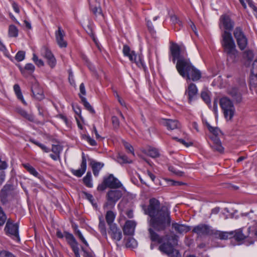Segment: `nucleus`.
<instances>
[{"mask_svg":"<svg viewBox=\"0 0 257 257\" xmlns=\"http://www.w3.org/2000/svg\"><path fill=\"white\" fill-rule=\"evenodd\" d=\"M145 213L151 219L149 221L151 227L148 228L149 237L152 242L162 243L163 236H161L156 231H164L171 225V217L169 208L166 206H160V201L153 198L150 199Z\"/></svg>","mask_w":257,"mask_h":257,"instance_id":"f257e3e1","label":"nucleus"},{"mask_svg":"<svg viewBox=\"0 0 257 257\" xmlns=\"http://www.w3.org/2000/svg\"><path fill=\"white\" fill-rule=\"evenodd\" d=\"M234 25V22L229 15L223 14L220 17L219 27L222 30L221 44L229 63L234 62L237 56V50L231 33Z\"/></svg>","mask_w":257,"mask_h":257,"instance_id":"f03ea898","label":"nucleus"},{"mask_svg":"<svg viewBox=\"0 0 257 257\" xmlns=\"http://www.w3.org/2000/svg\"><path fill=\"white\" fill-rule=\"evenodd\" d=\"M181 62L178 64L179 68L177 69L181 76L193 81H197L201 78L200 71L191 64L189 59Z\"/></svg>","mask_w":257,"mask_h":257,"instance_id":"7ed1b4c3","label":"nucleus"},{"mask_svg":"<svg viewBox=\"0 0 257 257\" xmlns=\"http://www.w3.org/2000/svg\"><path fill=\"white\" fill-rule=\"evenodd\" d=\"M167 240L166 242L162 243L159 246V250L171 257H181L178 250L174 249V246L177 244V236L176 235L164 236Z\"/></svg>","mask_w":257,"mask_h":257,"instance_id":"20e7f679","label":"nucleus"},{"mask_svg":"<svg viewBox=\"0 0 257 257\" xmlns=\"http://www.w3.org/2000/svg\"><path fill=\"white\" fill-rule=\"evenodd\" d=\"M169 55L170 57L172 58V62L174 63L177 60L176 66L177 69L179 68L178 64H179V63H181V62L187 61L189 60V59L185 58L182 55V50L180 46L173 42L170 43Z\"/></svg>","mask_w":257,"mask_h":257,"instance_id":"39448f33","label":"nucleus"},{"mask_svg":"<svg viewBox=\"0 0 257 257\" xmlns=\"http://www.w3.org/2000/svg\"><path fill=\"white\" fill-rule=\"evenodd\" d=\"M219 104L225 118L227 120H231L235 111V108L232 101L227 97H223L220 99Z\"/></svg>","mask_w":257,"mask_h":257,"instance_id":"423d86ee","label":"nucleus"},{"mask_svg":"<svg viewBox=\"0 0 257 257\" xmlns=\"http://www.w3.org/2000/svg\"><path fill=\"white\" fill-rule=\"evenodd\" d=\"M233 36L241 50H244L248 43L247 39L241 27H236L233 31Z\"/></svg>","mask_w":257,"mask_h":257,"instance_id":"0eeeda50","label":"nucleus"},{"mask_svg":"<svg viewBox=\"0 0 257 257\" xmlns=\"http://www.w3.org/2000/svg\"><path fill=\"white\" fill-rule=\"evenodd\" d=\"M13 186L11 184H6L0 191V201L4 206L9 205L12 197Z\"/></svg>","mask_w":257,"mask_h":257,"instance_id":"6e6552de","label":"nucleus"},{"mask_svg":"<svg viewBox=\"0 0 257 257\" xmlns=\"http://www.w3.org/2000/svg\"><path fill=\"white\" fill-rule=\"evenodd\" d=\"M122 196V192L121 190L116 189H111L106 194L107 202L104 206L110 208L114 207L116 202L119 200Z\"/></svg>","mask_w":257,"mask_h":257,"instance_id":"1a4fd4ad","label":"nucleus"},{"mask_svg":"<svg viewBox=\"0 0 257 257\" xmlns=\"http://www.w3.org/2000/svg\"><path fill=\"white\" fill-rule=\"evenodd\" d=\"M4 230L6 234L10 235L14 239L20 240L19 225L17 223H14L11 219H8Z\"/></svg>","mask_w":257,"mask_h":257,"instance_id":"9d476101","label":"nucleus"},{"mask_svg":"<svg viewBox=\"0 0 257 257\" xmlns=\"http://www.w3.org/2000/svg\"><path fill=\"white\" fill-rule=\"evenodd\" d=\"M104 183L108 188L111 189H117L122 186L121 182L112 174H109L108 176L104 177Z\"/></svg>","mask_w":257,"mask_h":257,"instance_id":"9b49d317","label":"nucleus"},{"mask_svg":"<svg viewBox=\"0 0 257 257\" xmlns=\"http://www.w3.org/2000/svg\"><path fill=\"white\" fill-rule=\"evenodd\" d=\"M198 94V89L196 85L193 83H190L186 89L185 95L187 96L189 102L190 103L196 99Z\"/></svg>","mask_w":257,"mask_h":257,"instance_id":"f8f14e48","label":"nucleus"},{"mask_svg":"<svg viewBox=\"0 0 257 257\" xmlns=\"http://www.w3.org/2000/svg\"><path fill=\"white\" fill-rule=\"evenodd\" d=\"M108 231V234L110 235L112 238L117 241H119L122 238V233L121 230L117 228L116 225L110 224Z\"/></svg>","mask_w":257,"mask_h":257,"instance_id":"ddd939ff","label":"nucleus"},{"mask_svg":"<svg viewBox=\"0 0 257 257\" xmlns=\"http://www.w3.org/2000/svg\"><path fill=\"white\" fill-rule=\"evenodd\" d=\"M56 40L57 44L60 48H65L67 46V43L64 40L65 32L60 27L55 32Z\"/></svg>","mask_w":257,"mask_h":257,"instance_id":"4468645a","label":"nucleus"},{"mask_svg":"<svg viewBox=\"0 0 257 257\" xmlns=\"http://www.w3.org/2000/svg\"><path fill=\"white\" fill-rule=\"evenodd\" d=\"M192 231L199 235H206L210 233V229L208 225L200 224L195 226Z\"/></svg>","mask_w":257,"mask_h":257,"instance_id":"2eb2a0df","label":"nucleus"},{"mask_svg":"<svg viewBox=\"0 0 257 257\" xmlns=\"http://www.w3.org/2000/svg\"><path fill=\"white\" fill-rule=\"evenodd\" d=\"M43 55L46 59L48 64L52 68H54L56 64V60L51 51L48 48H44Z\"/></svg>","mask_w":257,"mask_h":257,"instance_id":"dca6fc26","label":"nucleus"},{"mask_svg":"<svg viewBox=\"0 0 257 257\" xmlns=\"http://www.w3.org/2000/svg\"><path fill=\"white\" fill-rule=\"evenodd\" d=\"M86 159L85 157L84 154L83 153L82 155V162L80 165L81 168L78 170H74L73 169H72L71 170V172L74 175L78 177H81L85 173L86 170Z\"/></svg>","mask_w":257,"mask_h":257,"instance_id":"f3484780","label":"nucleus"},{"mask_svg":"<svg viewBox=\"0 0 257 257\" xmlns=\"http://www.w3.org/2000/svg\"><path fill=\"white\" fill-rule=\"evenodd\" d=\"M136 222L133 220H127L123 228L124 235H133L136 227Z\"/></svg>","mask_w":257,"mask_h":257,"instance_id":"a211bd4d","label":"nucleus"},{"mask_svg":"<svg viewBox=\"0 0 257 257\" xmlns=\"http://www.w3.org/2000/svg\"><path fill=\"white\" fill-rule=\"evenodd\" d=\"M31 91L34 97L37 99L42 100L44 98L43 91L37 83L32 85Z\"/></svg>","mask_w":257,"mask_h":257,"instance_id":"6ab92c4d","label":"nucleus"},{"mask_svg":"<svg viewBox=\"0 0 257 257\" xmlns=\"http://www.w3.org/2000/svg\"><path fill=\"white\" fill-rule=\"evenodd\" d=\"M162 123L165 125L168 130H173L180 127V123L176 119H163Z\"/></svg>","mask_w":257,"mask_h":257,"instance_id":"aec40b11","label":"nucleus"},{"mask_svg":"<svg viewBox=\"0 0 257 257\" xmlns=\"http://www.w3.org/2000/svg\"><path fill=\"white\" fill-rule=\"evenodd\" d=\"M16 111L24 118L30 122H34V116L32 113H28L26 110L21 107H18L16 108Z\"/></svg>","mask_w":257,"mask_h":257,"instance_id":"412c9836","label":"nucleus"},{"mask_svg":"<svg viewBox=\"0 0 257 257\" xmlns=\"http://www.w3.org/2000/svg\"><path fill=\"white\" fill-rule=\"evenodd\" d=\"M172 228L176 233L180 234L187 232L190 230V227L188 226L176 222L172 223Z\"/></svg>","mask_w":257,"mask_h":257,"instance_id":"4be33fe9","label":"nucleus"},{"mask_svg":"<svg viewBox=\"0 0 257 257\" xmlns=\"http://www.w3.org/2000/svg\"><path fill=\"white\" fill-rule=\"evenodd\" d=\"M228 94L231 96L236 103H240L242 101V94L238 88H232L229 90Z\"/></svg>","mask_w":257,"mask_h":257,"instance_id":"5701e85b","label":"nucleus"},{"mask_svg":"<svg viewBox=\"0 0 257 257\" xmlns=\"http://www.w3.org/2000/svg\"><path fill=\"white\" fill-rule=\"evenodd\" d=\"M233 231L225 232L217 230L214 233V235L216 238L220 239H227L232 238L233 237Z\"/></svg>","mask_w":257,"mask_h":257,"instance_id":"b1692460","label":"nucleus"},{"mask_svg":"<svg viewBox=\"0 0 257 257\" xmlns=\"http://www.w3.org/2000/svg\"><path fill=\"white\" fill-rule=\"evenodd\" d=\"M90 165L91 166L94 175L96 177L98 175L100 170L104 166V164L92 160L90 162Z\"/></svg>","mask_w":257,"mask_h":257,"instance_id":"393cba45","label":"nucleus"},{"mask_svg":"<svg viewBox=\"0 0 257 257\" xmlns=\"http://www.w3.org/2000/svg\"><path fill=\"white\" fill-rule=\"evenodd\" d=\"M65 237L72 249L78 246V242L72 234L65 231Z\"/></svg>","mask_w":257,"mask_h":257,"instance_id":"a878e982","label":"nucleus"},{"mask_svg":"<svg viewBox=\"0 0 257 257\" xmlns=\"http://www.w3.org/2000/svg\"><path fill=\"white\" fill-rule=\"evenodd\" d=\"M23 166L27 170V171L33 175L34 176L38 178L41 181L43 180V177L36 170V169L28 163L23 164Z\"/></svg>","mask_w":257,"mask_h":257,"instance_id":"bb28decb","label":"nucleus"},{"mask_svg":"<svg viewBox=\"0 0 257 257\" xmlns=\"http://www.w3.org/2000/svg\"><path fill=\"white\" fill-rule=\"evenodd\" d=\"M243 58L246 60L245 62V65L246 66H248L250 65V62L252 61L254 57L253 51L250 50L245 51L243 52Z\"/></svg>","mask_w":257,"mask_h":257,"instance_id":"cd10ccee","label":"nucleus"},{"mask_svg":"<svg viewBox=\"0 0 257 257\" xmlns=\"http://www.w3.org/2000/svg\"><path fill=\"white\" fill-rule=\"evenodd\" d=\"M14 90L17 97V98L20 100L25 105H27V102L25 101L23 98V96L21 91V88L19 84H16L14 86Z\"/></svg>","mask_w":257,"mask_h":257,"instance_id":"c85d7f7f","label":"nucleus"},{"mask_svg":"<svg viewBox=\"0 0 257 257\" xmlns=\"http://www.w3.org/2000/svg\"><path fill=\"white\" fill-rule=\"evenodd\" d=\"M232 231L233 232L232 238H234L238 242L243 240L246 237L242 233V229H238Z\"/></svg>","mask_w":257,"mask_h":257,"instance_id":"c756f323","label":"nucleus"},{"mask_svg":"<svg viewBox=\"0 0 257 257\" xmlns=\"http://www.w3.org/2000/svg\"><path fill=\"white\" fill-rule=\"evenodd\" d=\"M19 67L21 73L24 75H26L27 71L28 72L29 74H32L34 71L35 68L34 65L32 63H28L26 64L24 68H22L21 66H20Z\"/></svg>","mask_w":257,"mask_h":257,"instance_id":"7c9ffc66","label":"nucleus"},{"mask_svg":"<svg viewBox=\"0 0 257 257\" xmlns=\"http://www.w3.org/2000/svg\"><path fill=\"white\" fill-rule=\"evenodd\" d=\"M123 53L124 56L129 58L130 61H133L134 60V56L136 53L134 51H131L130 47L126 45L123 46Z\"/></svg>","mask_w":257,"mask_h":257,"instance_id":"2f4dec72","label":"nucleus"},{"mask_svg":"<svg viewBox=\"0 0 257 257\" xmlns=\"http://www.w3.org/2000/svg\"><path fill=\"white\" fill-rule=\"evenodd\" d=\"M79 97L81 98V102L84 106L85 108L88 110L90 113L94 114L95 110L90 103L87 101L85 97L79 94Z\"/></svg>","mask_w":257,"mask_h":257,"instance_id":"473e14b6","label":"nucleus"},{"mask_svg":"<svg viewBox=\"0 0 257 257\" xmlns=\"http://www.w3.org/2000/svg\"><path fill=\"white\" fill-rule=\"evenodd\" d=\"M115 217V214L113 211L111 210L107 211L105 215V219L108 225H110V224H114V223H113V222Z\"/></svg>","mask_w":257,"mask_h":257,"instance_id":"72a5a7b5","label":"nucleus"},{"mask_svg":"<svg viewBox=\"0 0 257 257\" xmlns=\"http://www.w3.org/2000/svg\"><path fill=\"white\" fill-rule=\"evenodd\" d=\"M205 124L209 131L214 136H219V134L221 133L220 130L218 127H213L207 121L205 122Z\"/></svg>","mask_w":257,"mask_h":257,"instance_id":"f704fd0d","label":"nucleus"},{"mask_svg":"<svg viewBox=\"0 0 257 257\" xmlns=\"http://www.w3.org/2000/svg\"><path fill=\"white\" fill-rule=\"evenodd\" d=\"M83 181L85 185L89 188H91L93 186L91 182V174L90 172H88L86 176L83 178Z\"/></svg>","mask_w":257,"mask_h":257,"instance_id":"c9c22d12","label":"nucleus"},{"mask_svg":"<svg viewBox=\"0 0 257 257\" xmlns=\"http://www.w3.org/2000/svg\"><path fill=\"white\" fill-rule=\"evenodd\" d=\"M98 227L102 235L106 237L107 233L105 222L104 219L101 217L99 218Z\"/></svg>","mask_w":257,"mask_h":257,"instance_id":"e433bc0d","label":"nucleus"},{"mask_svg":"<svg viewBox=\"0 0 257 257\" xmlns=\"http://www.w3.org/2000/svg\"><path fill=\"white\" fill-rule=\"evenodd\" d=\"M137 241L133 237H128L126 239L125 245L126 247L134 248L137 246Z\"/></svg>","mask_w":257,"mask_h":257,"instance_id":"4c0bfd02","label":"nucleus"},{"mask_svg":"<svg viewBox=\"0 0 257 257\" xmlns=\"http://www.w3.org/2000/svg\"><path fill=\"white\" fill-rule=\"evenodd\" d=\"M147 155L153 158L160 156V153L158 150L154 148H149L148 150Z\"/></svg>","mask_w":257,"mask_h":257,"instance_id":"58836bf2","label":"nucleus"},{"mask_svg":"<svg viewBox=\"0 0 257 257\" xmlns=\"http://www.w3.org/2000/svg\"><path fill=\"white\" fill-rule=\"evenodd\" d=\"M75 234L77 235L80 240L87 246H88V244L86 239L83 237L81 231L77 228V226H75L74 228Z\"/></svg>","mask_w":257,"mask_h":257,"instance_id":"ea45409f","label":"nucleus"},{"mask_svg":"<svg viewBox=\"0 0 257 257\" xmlns=\"http://www.w3.org/2000/svg\"><path fill=\"white\" fill-rule=\"evenodd\" d=\"M132 62H135L138 67L145 68V65L141 56L137 57V55L135 54L134 56V60Z\"/></svg>","mask_w":257,"mask_h":257,"instance_id":"a19ab883","label":"nucleus"},{"mask_svg":"<svg viewBox=\"0 0 257 257\" xmlns=\"http://www.w3.org/2000/svg\"><path fill=\"white\" fill-rule=\"evenodd\" d=\"M18 30L14 25H10L9 29V35L12 37H16L18 36Z\"/></svg>","mask_w":257,"mask_h":257,"instance_id":"79ce46f5","label":"nucleus"},{"mask_svg":"<svg viewBox=\"0 0 257 257\" xmlns=\"http://www.w3.org/2000/svg\"><path fill=\"white\" fill-rule=\"evenodd\" d=\"M30 141L40 147L44 152L48 153L50 151V149L44 145L40 143L33 139H30Z\"/></svg>","mask_w":257,"mask_h":257,"instance_id":"37998d69","label":"nucleus"},{"mask_svg":"<svg viewBox=\"0 0 257 257\" xmlns=\"http://www.w3.org/2000/svg\"><path fill=\"white\" fill-rule=\"evenodd\" d=\"M7 220V217L2 207L0 206V226H3Z\"/></svg>","mask_w":257,"mask_h":257,"instance_id":"c03bdc74","label":"nucleus"},{"mask_svg":"<svg viewBox=\"0 0 257 257\" xmlns=\"http://www.w3.org/2000/svg\"><path fill=\"white\" fill-rule=\"evenodd\" d=\"M201 97L207 105L210 104V98L206 91H204L201 92Z\"/></svg>","mask_w":257,"mask_h":257,"instance_id":"a18cd8bd","label":"nucleus"},{"mask_svg":"<svg viewBox=\"0 0 257 257\" xmlns=\"http://www.w3.org/2000/svg\"><path fill=\"white\" fill-rule=\"evenodd\" d=\"M25 57V52L23 51H19L16 54L15 56V59L18 62H20L23 61Z\"/></svg>","mask_w":257,"mask_h":257,"instance_id":"49530a36","label":"nucleus"},{"mask_svg":"<svg viewBox=\"0 0 257 257\" xmlns=\"http://www.w3.org/2000/svg\"><path fill=\"white\" fill-rule=\"evenodd\" d=\"M117 159L120 163H131L132 162V161L129 160L127 157L124 155L119 154Z\"/></svg>","mask_w":257,"mask_h":257,"instance_id":"de8ad7c7","label":"nucleus"},{"mask_svg":"<svg viewBox=\"0 0 257 257\" xmlns=\"http://www.w3.org/2000/svg\"><path fill=\"white\" fill-rule=\"evenodd\" d=\"M168 170L178 176H183L184 175V173L183 172L179 170H176V169L172 166L168 167Z\"/></svg>","mask_w":257,"mask_h":257,"instance_id":"09e8293b","label":"nucleus"},{"mask_svg":"<svg viewBox=\"0 0 257 257\" xmlns=\"http://www.w3.org/2000/svg\"><path fill=\"white\" fill-rule=\"evenodd\" d=\"M83 138L86 140L91 146H95L97 145L96 141L92 139L89 136L84 135L83 136Z\"/></svg>","mask_w":257,"mask_h":257,"instance_id":"8fccbe9b","label":"nucleus"},{"mask_svg":"<svg viewBox=\"0 0 257 257\" xmlns=\"http://www.w3.org/2000/svg\"><path fill=\"white\" fill-rule=\"evenodd\" d=\"M211 147L214 150L218 151L220 153H222L223 151V148L221 145V143L212 144Z\"/></svg>","mask_w":257,"mask_h":257,"instance_id":"3c124183","label":"nucleus"},{"mask_svg":"<svg viewBox=\"0 0 257 257\" xmlns=\"http://www.w3.org/2000/svg\"><path fill=\"white\" fill-rule=\"evenodd\" d=\"M251 73L252 75H254L256 79V84H257V59L255 60L252 63V68L251 70Z\"/></svg>","mask_w":257,"mask_h":257,"instance_id":"603ef678","label":"nucleus"},{"mask_svg":"<svg viewBox=\"0 0 257 257\" xmlns=\"http://www.w3.org/2000/svg\"><path fill=\"white\" fill-rule=\"evenodd\" d=\"M90 9L92 13L95 15L97 16L98 15H101L102 11L101 9L99 7H93L92 6H90Z\"/></svg>","mask_w":257,"mask_h":257,"instance_id":"864d4df0","label":"nucleus"},{"mask_svg":"<svg viewBox=\"0 0 257 257\" xmlns=\"http://www.w3.org/2000/svg\"><path fill=\"white\" fill-rule=\"evenodd\" d=\"M0 257H16L12 252L3 250L0 251Z\"/></svg>","mask_w":257,"mask_h":257,"instance_id":"5fc2aeb1","label":"nucleus"},{"mask_svg":"<svg viewBox=\"0 0 257 257\" xmlns=\"http://www.w3.org/2000/svg\"><path fill=\"white\" fill-rule=\"evenodd\" d=\"M51 151L55 154L59 155L62 151V148L60 145H53Z\"/></svg>","mask_w":257,"mask_h":257,"instance_id":"6e6d98bb","label":"nucleus"},{"mask_svg":"<svg viewBox=\"0 0 257 257\" xmlns=\"http://www.w3.org/2000/svg\"><path fill=\"white\" fill-rule=\"evenodd\" d=\"M112 123L114 128H117L119 126V121L117 117L113 116L111 117Z\"/></svg>","mask_w":257,"mask_h":257,"instance_id":"4d7b16f0","label":"nucleus"},{"mask_svg":"<svg viewBox=\"0 0 257 257\" xmlns=\"http://www.w3.org/2000/svg\"><path fill=\"white\" fill-rule=\"evenodd\" d=\"M124 146L128 153L132 154L133 155H135L134 152V148L131 145H130L128 143L125 142L124 143Z\"/></svg>","mask_w":257,"mask_h":257,"instance_id":"13d9d810","label":"nucleus"},{"mask_svg":"<svg viewBox=\"0 0 257 257\" xmlns=\"http://www.w3.org/2000/svg\"><path fill=\"white\" fill-rule=\"evenodd\" d=\"M82 193L85 195V197L92 204L93 203L94 198L93 196L86 192L83 191Z\"/></svg>","mask_w":257,"mask_h":257,"instance_id":"bf43d9fd","label":"nucleus"},{"mask_svg":"<svg viewBox=\"0 0 257 257\" xmlns=\"http://www.w3.org/2000/svg\"><path fill=\"white\" fill-rule=\"evenodd\" d=\"M107 187L106 185L104 183V180L101 184H99L97 187V190L98 191H104Z\"/></svg>","mask_w":257,"mask_h":257,"instance_id":"052dcab7","label":"nucleus"},{"mask_svg":"<svg viewBox=\"0 0 257 257\" xmlns=\"http://www.w3.org/2000/svg\"><path fill=\"white\" fill-rule=\"evenodd\" d=\"M147 26H148L149 31L151 33H154V28H153V26L152 22L151 21L149 20L147 22Z\"/></svg>","mask_w":257,"mask_h":257,"instance_id":"680f3d73","label":"nucleus"},{"mask_svg":"<svg viewBox=\"0 0 257 257\" xmlns=\"http://www.w3.org/2000/svg\"><path fill=\"white\" fill-rule=\"evenodd\" d=\"M218 136H212L210 138L211 140L213 142L212 144H218V143H221V141H220V139H219V138L218 137Z\"/></svg>","mask_w":257,"mask_h":257,"instance_id":"e2e57ef3","label":"nucleus"},{"mask_svg":"<svg viewBox=\"0 0 257 257\" xmlns=\"http://www.w3.org/2000/svg\"><path fill=\"white\" fill-rule=\"evenodd\" d=\"M246 2L248 3L249 6L253 10V11H257V8L254 5L251 0H247Z\"/></svg>","mask_w":257,"mask_h":257,"instance_id":"0e129e2a","label":"nucleus"},{"mask_svg":"<svg viewBox=\"0 0 257 257\" xmlns=\"http://www.w3.org/2000/svg\"><path fill=\"white\" fill-rule=\"evenodd\" d=\"M79 88H80V93L84 95H85L86 91H85V86L83 83H82L80 84Z\"/></svg>","mask_w":257,"mask_h":257,"instance_id":"69168bd1","label":"nucleus"},{"mask_svg":"<svg viewBox=\"0 0 257 257\" xmlns=\"http://www.w3.org/2000/svg\"><path fill=\"white\" fill-rule=\"evenodd\" d=\"M72 249L76 257H80L79 252V249L78 246L75 247V248H73Z\"/></svg>","mask_w":257,"mask_h":257,"instance_id":"338daca9","label":"nucleus"},{"mask_svg":"<svg viewBox=\"0 0 257 257\" xmlns=\"http://www.w3.org/2000/svg\"><path fill=\"white\" fill-rule=\"evenodd\" d=\"M82 249L84 252V256L85 257H94V255L91 253L89 252L83 248V247H82Z\"/></svg>","mask_w":257,"mask_h":257,"instance_id":"774afa93","label":"nucleus"}]
</instances>
